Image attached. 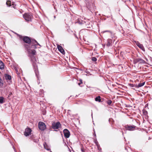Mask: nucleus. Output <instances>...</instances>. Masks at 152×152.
Masks as SVG:
<instances>
[{"label":"nucleus","instance_id":"f8f14e48","mask_svg":"<svg viewBox=\"0 0 152 152\" xmlns=\"http://www.w3.org/2000/svg\"><path fill=\"white\" fill-rule=\"evenodd\" d=\"M136 126H129L128 125L126 126L125 128L127 130L129 131H133L135 129Z\"/></svg>","mask_w":152,"mask_h":152},{"label":"nucleus","instance_id":"6e6552de","mask_svg":"<svg viewBox=\"0 0 152 152\" xmlns=\"http://www.w3.org/2000/svg\"><path fill=\"white\" fill-rule=\"evenodd\" d=\"M38 126L39 129L42 131L44 130L46 128L45 124L42 122H39Z\"/></svg>","mask_w":152,"mask_h":152},{"label":"nucleus","instance_id":"2f4dec72","mask_svg":"<svg viewBox=\"0 0 152 152\" xmlns=\"http://www.w3.org/2000/svg\"><path fill=\"white\" fill-rule=\"evenodd\" d=\"M13 149H14V151H15V152H16V150H15V147H14V146H13Z\"/></svg>","mask_w":152,"mask_h":152},{"label":"nucleus","instance_id":"a211bd4d","mask_svg":"<svg viewBox=\"0 0 152 152\" xmlns=\"http://www.w3.org/2000/svg\"><path fill=\"white\" fill-rule=\"evenodd\" d=\"M145 83V82L142 83H140L138 84V85H137V86L136 87V88H138L139 87H141L143 86Z\"/></svg>","mask_w":152,"mask_h":152},{"label":"nucleus","instance_id":"6ab92c4d","mask_svg":"<svg viewBox=\"0 0 152 152\" xmlns=\"http://www.w3.org/2000/svg\"><path fill=\"white\" fill-rule=\"evenodd\" d=\"M4 98L2 96H0V104L3 103L5 101L4 100Z\"/></svg>","mask_w":152,"mask_h":152},{"label":"nucleus","instance_id":"423d86ee","mask_svg":"<svg viewBox=\"0 0 152 152\" xmlns=\"http://www.w3.org/2000/svg\"><path fill=\"white\" fill-rule=\"evenodd\" d=\"M134 64H136L139 63L140 64H146V62L143 59L140 58H137L134 59L133 60Z\"/></svg>","mask_w":152,"mask_h":152},{"label":"nucleus","instance_id":"7ed1b4c3","mask_svg":"<svg viewBox=\"0 0 152 152\" xmlns=\"http://www.w3.org/2000/svg\"><path fill=\"white\" fill-rule=\"evenodd\" d=\"M24 46L25 48H27L30 56H31V55H32V56H34V55L36 54V52L35 50L30 49L31 47V46H29V45L26 44H25Z\"/></svg>","mask_w":152,"mask_h":152},{"label":"nucleus","instance_id":"bb28decb","mask_svg":"<svg viewBox=\"0 0 152 152\" xmlns=\"http://www.w3.org/2000/svg\"><path fill=\"white\" fill-rule=\"evenodd\" d=\"M112 103V101L111 100H108L107 102V104L108 105H110Z\"/></svg>","mask_w":152,"mask_h":152},{"label":"nucleus","instance_id":"cd10ccee","mask_svg":"<svg viewBox=\"0 0 152 152\" xmlns=\"http://www.w3.org/2000/svg\"><path fill=\"white\" fill-rule=\"evenodd\" d=\"M143 114L145 115H147L148 114V112L147 111L145 110L143 111Z\"/></svg>","mask_w":152,"mask_h":152},{"label":"nucleus","instance_id":"473e14b6","mask_svg":"<svg viewBox=\"0 0 152 152\" xmlns=\"http://www.w3.org/2000/svg\"><path fill=\"white\" fill-rule=\"evenodd\" d=\"M44 147H45V149H46L47 150H50V149H46V148H45V144H44Z\"/></svg>","mask_w":152,"mask_h":152},{"label":"nucleus","instance_id":"9d476101","mask_svg":"<svg viewBox=\"0 0 152 152\" xmlns=\"http://www.w3.org/2000/svg\"><path fill=\"white\" fill-rule=\"evenodd\" d=\"M64 136L66 138H68L70 135V132L67 129H65L63 130Z\"/></svg>","mask_w":152,"mask_h":152},{"label":"nucleus","instance_id":"c85d7f7f","mask_svg":"<svg viewBox=\"0 0 152 152\" xmlns=\"http://www.w3.org/2000/svg\"><path fill=\"white\" fill-rule=\"evenodd\" d=\"M80 83H78V85H79V86H80V84H82L83 83V82H82V80H81V79H80Z\"/></svg>","mask_w":152,"mask_h":152},{"label":"nucleus","instance_id":"aec40b11","mask_svg":"<svg viewBox=\"0 0 152 152\" xmlns=\"http://www.w3.org/2000/svg\"><path fill=\"white\" fill-rule=\"evenodd\" d=\"M84 21H82L81 20H78V21L77 22V23H78L79 24H82L84 23Z\"/></svg>","mask_w":152,"mask_h":152},{"label":"nucleus","instance_id":"c9c22d12","mask_svg":"<svg viewBox=\"0 0 152 152\" xmlns=\"http://www.w3.org/2000/svg\"><path fill=\"white\" fill-rule=\"evenodd\" d=\"M40 91L42 92H42H43V90H41Z\"/></svg>","mask_w":152,"mask_h":152},{"label":"nucleus","instance_id":"f704fd0d","mask_svg":"<svg viewBox=\"0 0 152 152\" xmlns=\"http://www.w3.org/2000/svg\"><path fill=\"white\" fill-rule=\"evenodd\" d=\"M109 31H104L103 32L104 33V32H109Z\"/></svg>","mask_w":152,"mask_h":152},{"label":"nucleus","instance_id":"f03ea898","mask_svg":"<svg viewBox=\"0 0 152 152\" xmlns=\"http://www.w3.org/2000/svg\"><path fill=\"white\" fill-rule=\"evenodd\" d=\"M31 56V60L32 62V65L34 68V71L38 79V73L37 70L36 69L37 66L35 62L36 61L35 58L34 56Z\"/></svg>","mask_w":152,"mask_h":152},{"label":"nucleus","instance_id":"4c0bfd02","mask_svg":"<svg viewBox=\"0 0 152 152\" xmlns=\"http://www.w3.org/2000/svg\"><path fill=\"white\" fill-rule=\"evenodd\" d=\"M50 152H52L51 151H50Z\"/></svg>","mask_w":152,"mask_h":152},{"label":"nucleus","instance_id":"dca6fc26","mask_svg":"<svg viewBox=\"0 0 152 152\" xmlns=\"http://www.w3.org/2000/svg\"><path fill=\"white\" fill-rule=\"evenodd\" d=\"M4 68V65L3 62L0 60V69H3Z\"/></svg>","mask_w":152,"mask_h":152},{"label":"nucleus","instance_id":"72a5a7b5","mask_svg":"<svg viewBox=\"0 0 152 152\" xmlns=\"http://www.w3.org/2000/svg\"><path fill=\"white\" fill-rule=\"evenodd\" d=\"M94 131L95 132V131ZM93 135H94V136H95V137H96V134H95V132H94V134H93Z\"/></svg>","mask_w":152,"mask_h":152},{"label":"nucleus","instance_id":"2eb2a0df","mask_svg":"<svg viewBox=\"0 0 152 152\" xmlns=\"http://www.w3.org/2000/svg\"><path fill=\"white\" fill-rule=\"evenodd\" d=\"M5 78L6 80H10L11 79V77L8 74H6L5 75Z\"/></svg>","mask_w":152,"mask_h":152},{"label":"nucleus","instance_id":"f3484780","mask_svg":"<svg viewBox=\"0 0 152 152\" xmlns=\"http://www.w3.org/2000/svg\"><path fill=\"white\" fill-rule=\"evenodd\" d=\"M95 100L96 102H101V97L100 96H98L96 97L95 98Z\"/></svg>","mask_w":152,"mask_h":152},{"label":"nucleus","instance_id":"b1692460","mask_svg":"<svg viewBox=\"0 0 152 152\" xmlns=\"http://www.w3.org/2000/svg\"><path fill=\"white\" fill-rule=\"evenodd\" d=\"M32 140L34 142L36 143H37L39 141V140L38 139H33Z\"/></svg>","mask_w":152,"mask_h":152},{"label":"nucleus","instance_id":"c756f323","mask_svg":"<svg viewBox=\"0 0 152 152\" xmlns=\"http://www.w3.org/2000/svg\"><path fill=\"white\" fill-rule=\"evenodd\" d=\"M81 151L82 152H85V151H84V148L83 147H82L81 148Z\"/></svg>","mask_w":152,"mask_h":152},{"label":"nucleus","instance_id":"39448f33","mask_svg":"<svg viewBox=\"0 0 152 152\" xmlns=\"http://www.w3.org/2000/svg\"><path fill=\"white\" fill-rule=\"evenodd\" d=\"M61 124L60 122H53L52 124V128L54 129V131H57L56 129H58L59 128L61 127Z\"/></svg>","mask_w":152,"mask_h":152},{"label":"nucleus","instance_id":"5701e85b","mask_svg":"<svg viewBox=\"0 0 152 152\" xmlns=\"http://www.w3.org/2000/svg\"><path fill=\"white\" fill-rule=\"evenodd\" d=\"M129 85L130 87H135L136 88V86H137L135 84H129Z\"/></svg>","mask_w":152,"mask_h":152},{"label":"nucleus","instance_id":"393cba45","mask_svg":"<svg viewBox=\"0 0 152 152\" xmlns=\"http://www.w3.org/2000/svg\"><path fill=\"white\" fill-rule=\"evenodd\" d=\"M3 84V81L1 79V78L0 77V86H2Z\"/></svg>","mask_w":152,"mask_h":152},{"label":"nucleus","instance_id":"4be33fe9","mask_svg":"<svg viewBox=\"0 0 152 152\" xmlns=\"http://www.w3.org/2000/svg\"><path fill=\"white\" fill-rule=\"evenodd\" d=\"M7 5L9 7H10L11 6V3L10 1H7L6 2Z\"/></svg>","mask_w":152,"mask_h":152},{"label":"nucleus","instance_id":"0eeeda50","mask_svg":"<svg viewBox=\"0 0 152 152\" xmlns=\"http://www.w3.org/2000/svg\"><path fill=\"white\" fill-rule=\"evenodd\" d=\"M23 17L27 21H31L33 16L31 13H25L23 15Z\"/></svg>","mask_w":152,"mask_h":152},{"label":"nucleus","instance_id":"f257e3e1","mask_svg":"<svg viewBox=\"0 0 152 152\" xmlns=\"http://www.w3.org/2000/svg\"><path fill=\"white\" fill-rule=\"evenodd\" d=\"M23 40L26 44L29 45V46H31L32 48L35 49L37 48V45L40 46V45L36 40L28 36H23Z\"/></svg>","mask_w":152,"mask_h":152},{"label":"nucleus","instance_id":"ddd939ff","mask_svg":"<svg viewBox=\"0 0 152 152\" xmlns=\"http://www.w3.org/2000/svg\"><path fill=\"white\" fill-rule=\"evenodd\" d=\"M57 48L58 50L62 53V54H65L64 50L63 48L60 45H57Z\"/></svg>","mask_w":152,"mask_h":152},{"label":"nucleus","instance_id":"a878e982","mask_svg":"<svg viewBox=\"0 0 152 152\" xmlns=\"http://www.w3.org/2000/svg\"><path fill=\"white\" fill-rule=\"evenodd\" d=\"M97 58L95 57H93L91 58V60L94 61H97Z\"/></svg>","mask_w":152,"mask_h":152},{"label":"nucleus","instance_id":"1a4fd4ad","mask_svg":"<svg viewBox=\"0 0 152 152\" xmlns=\"http://www.w3.org/2000/svg\"><path fill=\"white\" fill-rule=\"evenodd\" d=\"M31 132V130L30 128H26L24 132V135L26 136H28L30 135Z\"/></svg>","mask_w":152,"mask_h":152},{"label":"nucleus","instance_id":"412c9836","mask_svg":"<svg viewBox=\"0 0 152 152\" xmlns=\"http://www.w3.org/2000/svg\"><path fill=\"white\" fill-rule=\"evenodd\" d=\"M94 142L96 144V145L98 148L99 145L98 144V143L96 139L94 140Z\"/></svg>","mask_w":152,"mask_h":152},{"label":"nucleus","instance_id":"4468645a","mask_svg":"<svg viewBox=\"0 0 152 152\" xmlns=\"http://www.w3.org/2000/svg\"><path fill=\"white\" fill-rule=\"evenodd\" d=\"M112 39H109L107 40V46H110L112 45Z\"/></svg>","mask_w":152,"mask_h":152},{"label":"nucleus","instance_id":"e433bc0d","mask_svg":"<svg viewBox=\"0 0 152 152\" xmlns=\"http://www.w3.org/2000/svg\"><path fill=\"white\" fill-rule=\"evenodd\" d=\"M110 119H109V121H110Z\"/></svg>","mask_w":152,"mask_h":152},{"label":"nucleus","instance_id":"7c9ffc66","mask_svg":"<svg viewBox=\"0 0 152 152\" xmlns=\"http://www.w3.org/2000/svg\"><path fill=\"white\" fill-rule=\"evenodd\" d=\"M19 35V37H20V39H22V38H23V37L22 36H21L20 35Z\"/></svg>","mask_w":152,"mask_h":152},{"label":"nucleus","instance_id":"9b49d317","mask_svg":"<svg viewBox=\"0 0 152 152\" xmlns=\"http://www.w3.org/2000/svg\"><path fill=\"white\" fill-rule=\"evenodd\" d=\"M134 42L139 48L141 49L142 50L145 51V48L142 44H141L138 41H134Z\"/></svg>","mask_w":152,"mask_h":152},{"label":"nucleus","instance_id":"20e7f679","mask_svg":"<svg viewBox=\"0 0 152 152\" xmlns=\"http://www.w3.org/2000/svg\"><path fill=\"white\" fill-rule=\"evenodd\" d=\"M87 8L92 13L95 11L96 7L92 2H88L86 4Z\"/></svg>","mask_w":152,"mask_h":152}]
</instances>
